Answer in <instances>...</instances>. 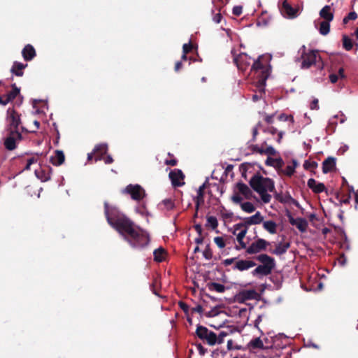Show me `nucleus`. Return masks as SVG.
<instances>
[{
	"mask_svg": "<svg viewBox=\"0 0 358 358\" xmlns=\"http://www.w3.org/2000/svg\"><path fill=\"white\" fill-rule=\"evenodd\" d=\"M105 214L110 225L115 228L132 248H141L149 243V236L143 229L137 227L121 214L115 208H109L108 203H104Z\"/></svg>",
	"mask_w": 358,
	"mask_h": 358,
	"instance_id": "f257e3e1",
	"label": "nucleus"
},
{
	"mask_svg": "<svg viewBox=\"0 0 358 358\" xmlns=\"http://www.w3.org/2000/svg\"><path fill=\"white\" fill-rule=\"evenodd\" d=\"M269 57L262 55L254 61L248 78L251 83L259 90H264L266 86V80L268 78L271 73L269 64Z\"/></svg>",
	"mask_w": 358,
	"mask_h": 358,
	"instance_id": "f03ea898",
	"label": "nucleus"
},
{
	"mask_svg": "<svg viewBox=\"0 0 358 358\" xmlns=\"http://www.w3.org/2000/svg\"><path fill=\"white\" fill-rule=\"evenodd\" d=\"M252 188L259 195L261 200L264 203H268L271 200V193L274 191L273 181L261 176H253L250 182Z\"/></svg>",
	"mask_w": 358,
	"mask_h": 358,
	"instance_id": "7ed1b4c3",
	"label": "nucleus"
},
{
	"mask_svg": "<svg viewBox=\"0 0 358 358\" xmlns=\"http://www.w3.org/2000/svg\"><path fill=\"white\" fill-rule=\"evenodd\" d=\"M252 196L253 194L250 187L244 183L238 182L234 190L231 200L234 203H241L243 199H251Z\"/></svg>",
	"mask_w": 358,
	"mask_h": 358,
	"instance_id": "20e7f679",
	"label": "nucleus"
},
{
	"mask_svg": "<svg viewBox=\"0 0 358 358\" xmlns=\"http://www.w3.org/2000/svg\"><path fill=\"white\" fill-rule=\"evenodd\" d=\"M279 10L282 15L287 19H294L299 15V8L292 7L287 0H284L281 5H279Z\"/></svg>",
	"mask_w": 358,
	"mask_h": 358,
	"instance_id": "39448f33",
	"label": "nucleus"
},
{
	"mask_svg": "<svg viewBox=\"0 0 358 358\" xmlns=\"http://www.w3.org/2000/svg\"><path fill=\"white\" fill-rule=\"evenodd\" d=\"M234 57V62L238 69L242 72H245L250 66L251 58L245 53L236 55L234 50L231 51Z\"/></svg>",
	"mask_w": 358,
	"mask_h": 358,
	"instance_id": "423d86ee",
	"label": "nucleus"
},
{
	"mask_svg": "<svg viewBox=\"0 0 358 358\" xmlns=\"http://www.w3.org/2000/svg\"><path fill=\"white\" fill-rule=\"evenodd\" d=\"M196 333L201 339L206 341L209 345H215L216 344L215 334L209 331L206 327H198Z\"/></svg>",
	"mask_w": 358,
	"mask_h": 358,
	"instance_id": "0eeeda50",
	"label": "nucleus"
},
{
	"mask_svg": "<svg viewBox=\"0 0 358 358\" xmlns=\"http://www.w3.org/2000/svg\"><path fill=\"white\" fill-rule=\"evenodd\" d=\"M123 192L129 194L134 200H141L145 195V190L139 185H129Z\"/></svg>",
	"mask_w": 358,
	"mask_h": 358,
	"instance_id": "6e6552de",
	"label": "nucleus"
},
{
	"mask_svg": "<svg viewBox=\"0 0 358 358\" xmlns=\"http://www.w3.org/2000/svg\"><path fill=\"white\" fill-rule=\"evenodd\" d=\"M108 145L106 144H100L96 145L94 149L95 154V161L103 160L106 164H111L113 162L111 156L108 155L106 157H103V155L107 152Z\"/></svg>",
	"mask_w": 358,
	"mask_h": 358,
	"instance_id": "1a4fd4ad",
	"label": "nucleus"
},
{
	"mask_svg": "<svg viewBox=\"0 0 358 358\" xmlns=\"http://www.w3.org/2000/svg\"><path fill=\"white\" fill-rule=\"evenodd\" d=\"M317 58V52L315 50H310L308 52L302 53L301 59V68L303 69H308L313 64H314Z\"/></svg>",
	"mask_w": 358,
	"mask_h": 358,
	"instance_id": "9d476101",
	"label": "nucleus"
},
{
	"mask_svg": "<svg viewBox=\"0 0 358 358\" xmlns=\"http://www.w3.org/2000/svg\"><path fill=\"white\" fill-rule=\"evenodd\" d=\"M268 245V242L262 238H259L253 242L246 250L248 254H256L264 250Z\"/></svg>",
	"mask_w": 358,
	"mask_h": 358,
	"instance_id": "9b49d317",
	"label": "nucleus"
},
{
	"mask_svg": "<svg viewBox=\"0 0 358 358\" xmlns=\"http://www.w3.org/2000/svg\"><path fill=\"white\" fill-rule=\"evenodd\" d=\"M234 229V234L236 236V239L241 245V248H246V243H244L243 238H245L248 229L245 227L242 224H236Z\"/></svg>",
	"mask_w": 358,
	"mask_h": 358,
	"instance_id": "f8f14e48",
	"label": "nucleus"
},
{
	"mask_svg": "<svg viewBox=\"0 0 358 358\" xmlns=\"http://www.w3.org/2000/svg\"><path fill=\"white\" fill-rule=\"evenodd\" d=\"M256 266L254 261L250 259H238L233 266L234 270L244 271Z\"/></svg>",
	"mask_w": 358,
	"mask_h": 358,
	"instance_id": "ddd939ff",
	"label": "nucleus"
},
{
	"mask_svg": "<svg viewBox=\"0 0 358 358\" xmlns=\"http://www.w3.org/2000/svg\"><path fill=\"white\" fill-rule=\"evenodd\" d=\"M7 121L14 129H16L20 124L19 114L14 109L8 108L7 110Z\"/></svg>",
	"mask_w": 358,
	"mask_h": 358,
	"instance_id": "4468645a",
	"label": "nucleus"
},
{
	"mask_svg": "<svg viewBox=\"0 0 358 358\" xmlns=\"http://www.w3.org/2000/svg\"><path fill=\"white\" fill-rule=\"evenodd\" d=\"M169 178L173 186H182L184 185V175L179 169H175L169 173Z\"/></svg>",
	"mask_w": 358,
	"mask_h": 358,
	"instance_id": "2eb2a0df",
	"label": "nucleus"
},
{
	"mask_svg": "<svg viewBox=\"0 0 358 358\" xmlns=\"http://www.w3.org/2000/svg\"><path fill=\"white\" fill-rule=\"evenodd\" d=\"M238 329L234 326H229L225 330L220 331L218 336L215 334V339L217 340L216 344H221L224 342V338L234 332L237 331Z\"/></svg>",
	"mask_w": 358,
	"mask_h": 358,
	"instance_id": "dca6fc26",
	"label": "nucleus"
},
{
	"mask_svg": "<svg viewBox=\"0 0 358 358\" xmlns=\"http://www.w3.org/2000/svg\"><path fill=\"white\" fill-rule=\"evenodd\" d=\"M289 222L292 225L295 226L300 231L304 232L306 231L308 227V222L305 219L303 218H294L289 217Z\"/></svg>",
	"mask_w": 358,
	"mask_h": 358,
	"instance_id": "f3484780",
	"label": "nucleus"
},
{
	"mask_svg": "<svg viewBox=\"0 0 358 358\" xmlns=\"http://www.w3.org/2000/svg\"><path fill=\"white\" fill-rule=\"evenodd\" d=\"M264 221V217L260 212L257 211L252 216L245 218V223L248 225H255L262 223Z\"/></svg>",
	"mask_w": 358,
	"mask_h": 358,
	"instance_id": "a211bd4d",
	"label": "nucleus"
},
{
	"mask_svg": "<svg viewBox=\"0 0 358 358\" xmlns=\"http://www.w3.org/2000/svg\"><path fill=\"white\" fill-rule=\"evenodd\" d=\"M22 55L24 60L30 61L36 56V51L31 45L28 44L23 48Z\"/></svg>",
	"mask_w": 358,
	"mask_h": 358,
	"instance_id": "6ab92c4d",
	"label": "nucleus"
},
{
	"mask_svg": "<svg viewBox=\"0 0 358 358\" xmlns=\"http://www.w3.org/2000/svg\"><path fill=\"white\" fill-rule=\"evenodd\" d=\"M65 157L62 150H56L54 155L50 157V161L55 166H59L64 162Z\"/></svg>",
	"mask_w": 358,
	"mask_h": 358,
	"instance_id": "aec40b11",
	"label": "nucleus"
},
{
	"mask_svg": "<svg viewBox=\"0 0 358 358\" xmlns=\"http://www.w3.org/2000/svg\"><path fill=\"white\" fill-rule=\"evenodd\" d=\"M308 186L315 193L322 192L325 189V186L323 183L317 182L313 178L308 180Z\"/></svg>",
	"mask_w": 358,
	"mask_h": 358,
	"instance_id": "412c9836",
	"label": "nucleus"
},
{
	"mask_svg": "<svg viewBox=\"0 0 358 358\" xmlns=\"http://www.w3.org/2000/svg\"><path fill=\"white\" fill-rule=\"evenodd\" d=\"M257 259L261 262L262 263V265H264V266H268L269 268L272 269L274 268L275 266V261H274V259L269 257L268 255H265V254H262V255H260L257 257Z\"/></svg>",
	"mask_w": 358,
	"mask_h": 358,
	"instance_id": "4be33fe9",
	"label": "nucleus"
},
{
	"mask_svg": "<svg viewBox=\"0 0 358 358\" xmlns=\"http://www.w3.org/2000/svg\"><path fill=\"white\" fill-rule=\"evenodd\" d=\"M262 226L264 229L271 234H275L277 233L278 224L273 220L263 221Z\"/></svg>",
	"mask_w": 358,
	"mask_h": 358,
	"instance_id": "5701e85b",
	"label": "nucleus"
},
{
	"mask_svg": "<svg viewBox=\"0 0 358 358\" xmlns=\"http://www.w3.org/2000/svg\"><path fill=\"white\" fill-rule=\"evenodd\" d=\"M320 15L326 21L331 22L334 19V14L331 11L330 6H325L324 8H322V9L320 11Z\"/></svg>",
	"mask_w": 358,
	"mask_h": 358,
	"instance_id": "b1692460",
	"label": "nucleus"
},
{
	"mask_svg": "<svg viewBox=\"0 0 358 358\" xmlns=\"http://www.w3.org/2000/svg\"><path fill=\"white\" fill-rule=\"evenodd\" d=\"M27 66V64L15 62L13 64L11 71L17 76H22L23 75V69H25Z\"/></svg>",
	"mask_w": 358,
	"mask_h": 358,
	"instance_id": "393cba45",
	"label": "nucleus"
},
{
	"mask_svg": "<svg viewBox=\"0 0 358 358\" xmlns=\"http://www.w3.org/2000/svg\"><path fill=\"white\" fill-rule=\"evenodd\" d=\"M272 269L269 268L268 266L264 265L258 266L255 270L252 271V274L254 276L257 275H266L271 272Z\"/></svg>",
	"mask_w": 358,
	"mask_h": 358,
	"instance_id": "a878e982",
	"label": "nucleus"
},
{
	"mask_svg": "<svg viewBox=\"0 0 358 358\" xmlns=\"http://www.w3.org/2000/svg\"><path fill=\"white\" fill-rule=\"evenodd\" d=\"M336 166L335 159L332 157L327 158L322 164L323 172L327 173L334 170Z\"/></svg>",
	"mask_w": 358,
	"mask_h": 358,
	"instance_id": "bb28decb",
	"label": "nucleus"
},
{
	"mask_svg": "<svg viewBox=\"0 0 358 358\" xmlns=\"http://www.w3.org/2000/svg\"><path fill=\"white\" fill-rule=\"evenodd\" d=\"M19 92L20 91H10V93L6 95L0 96V104H7L16 97Z\"/></svg>",
	"mask_w": 358,
	"mask_h": 358,
	"instance_id": "cd10ccee",
	"label": "nucleus"
},
{
	"mask_svg": "<svg viewBox=\"0 0 358 358\" xmlns=\"http://www.w3.org/2000/svg\"><path fill=\"white\" fill-rule=\"evenodd\" d=\"M248 348L250 350L267 349V348H264V343L260 338L252 339L248 343Z\"/></svg>",
	"mask_w": 358,
	"mask_h": 358,
	"instance_id": "c85d7f7f",
	"label": "nucleus"
},
{
	"mask_svg": "<svg viewBox=\"0 0 358 358\" xmlns=\"http://www.w3.org/2000/svg\"><path fill=\"white\" fill-rule=\"evenodd\" d=\"M34 108H36L37 113H45L48 109L47 103L43 100L35 99L33 102Z\"/></svg>",
	"mask_w": 358,
	"mask_h": 358,
	"instance_id": "c756f323",
	"label": "nucleus"
},
{
	"mask_svg": "<svg viewBox=\"0 0 358 358\" xmlns=\"http://www.w3.org/2000/svg\"><path fill=\"white\" fill-rule=\"evenodd\" d=\"M229 240L227 236H217L214 238V243L219 248L222 249L229 243Z\"/></svg>",
	"mask_w": 358,
	"mask_h": 358,
	"instance_id": "7c9ffc66",
	"label": "nucleus"
},
{
	"mask_svg": "<svg viewBox=\"0 0 358 358\" xmlns=\"http://www.w3.org/2000/svg\"><path fill=\"white\" fill-rule=\"evenodd\" d=\"M153 254H154V259L158 262H161L164 261L165 259L166 255L164 249H163L162 248H159L155 250L154 251Z\"/></svg>",
	"mask_w": 358,
	"mask_h": 358,
	"instance_id": "2f4dec72",
	"label": "nucleus"
},
{
	"mask_svg": "<svg viewBox=\"0 0 358 358\" xmlns=\"http://www.w3.org/2000/svg\"><path fill=\"white\" fill-rule=\"evenodd\" d=\"M236 203L240 204L241 209L247 213H252L255 212V206L251 202L241 201V203Z\"/></svg>",
	"mask_w": 358,
	"mask_h": 358,
	"instance_id": "473e14b6",
	"label": "nucleus"
},
{
	"mask_svg": "<svg viewBox=\"0 0 358 358\" xmlns=\"http://www.w3.org/2000/svg\"><path fill=\"white\" fill-rule=\"evenodd\" d=\"M330 31V21H322L320 24L319 31L323 35L326 36L329 33Z\"/></svg>",
	"mask_w": 358,
	"mask_h": 358,
	"instance_id": "72a5a7b5",
	"label": "nucleus"
},
{
	"mask_svg": "<svg viewBox=\"0 0 358 358\" xmlns=\"http://www.w3.org/2000/svg\"><path fill=\"white\" fill-rule=\"evenodd\" d=\"M289 247V243H280L276 246L275 249L273 251V253L278 255H282L287 251Z\"/></svg>",
	"mask_w": 358,
	"mask_h": 358,
	"instance_id": "f704fd0d",
	"label": "nucleus"
},
{
	"mask_svg": "<svg viewBox=\"0 0 358 358\" xmlns=\"http://www.w3.org/2000/svg\"><path fill=\"white\" fill-rule=\"evenodd\" d=\"M255 292L252 290H245L241 292L238 295V299L241 300H248L253 298Z\"/></svg>",
	"mask_w": 358,
	"mask_h": 358,
	"instance_id": "c9c22d12",
	"label": "nucleus"
},
{
	"mask_svg": "<svg viewBox=\"0 0 358 358\" xmlns=\"http://www.w3.org/2000/svg\"><path fill=\"white\" fill-rule=\"evenodd\" d=\"M209 289L211 291H215L218 293H223L226 288L222 284L213 282L209 285Z\"/></svg>",
	"mask_w": 358,
	"mask_h": 358,
	"instance_id": "e433bc0d",
	"label": "nucleus"
},
{
	"mask_svg": "<svg viewBox=\"0 0 358 358\" xmlns=\"http://www.w3.org/2000/svg\"><path fill=\"white\" fill-rule=\"evenodd\" d=\"M297 162L295 160L292 161V165H287L283 170V173L289 176H291L295 171V169L297 166Z\"/></svg>",
	"mask_w": 358,
	"mask_h": 358,
	"instance_id": "4c0bfd02",
	"label": "nucleus"
},
{
	"mask_svg": "<svg viewBox=\"0 0 358 358\" xmlns=\"http://www.w3.org/2000/svg\"><path fill=\"white\" fill-rule=\"evenodd\" d=\"M4 144L6 148L10 150L15 148V141L13 137H8L6 139Z\"/></svg>",
	"mask_w": 358,
	"mask_h": 358,
	"instance_id": "58836bf2",
	"label": "nucleus"
},
{
	"mask_svg": "<svg viewBox=\"0 0 358 358\" xmlns=\"http://www.w3.org/2000/svg\"><path fill=\"white\" fill-rule=\"evenodd\" d=\"M343 47L346 50H350L352 48L353 44L351 38L347 36L343 38Z\"/></svg>",
	"mask_w": 358,
	"mask_h": 358,
	"instance_id": "ea45409f",
	"label": "nucleus"
},
{
	"mask_svg": "<svg viewBox=\"0 0 358 358\" xmlns=\"http://www.w3.org/2000/svg\"><path fill=\"white\" fill-rule=\"evenodd\" d=\"M207 226L211 227L213 229H215L217 227V220L216 217L213 216H209L207 218Z\"/></svg>",
	"mask_w": 358,
	"mask_h": 358,
	"instance_id": "a19ab883",
	"label": "nucleus"
},
{
	"mask_svg": "<svg viewBox=\"0 0 358 358\" xmlns=\"http://www.w3.org/2000/svg\"><path fill=\"white\" fill-rule=\"evenodd\" d=\"M338 117H340L341 123H343L345 121V117L343 114H341L340 115H336L334 117H332L331 118H330V120H329V124H336V122L335 120H336V118H338Z\"/></svg>",
	"mask_w": 358,
	"mask_h": 358,
	"instance_id": "79ce46f5",
	"label": "nucleus"
},
{
	"mask_svg": "<svg viewBox=\"0 0 358 358\" xmlns=\"http://www.w3.org/2000/svg\"><path fill=\"white\" fill-rule=\"evenodd\" d=\"M278 120L280 121H289L292 124H294V117L292 115H287L285 114H280L278 116Z\"/></svg>",
	"mask_w": 358,
	"mask_h": 358,
	"instance_id": "37998d69",
	"label": "nucleus"
},
{
	"mask_svg": "<svg viewBox=\"0 0 358 358\" xmlns=\"http://www.w3.org/2000/svg\"><path fill=\"white\" fill-rule=\"evenodd\" d=\"M162 205L164 206V208L167 210L172 209L174 207V203L171 199H164L162 202Z\"/></svg>",
	"mask_w": 358,
	"mask_h": 358,
	"instance_id": "c03bdc74",
	"label": "nucleus"
},
{
	"mask_svg": "<svg viewBox=\"0 0 358 358\" xmlns=\"http://www.w3.org/2000/svg\"><path fill=\"white\" fill-rule=\"evenodd\" d=\"M276 153L275 150L272 146H267L265 148V154L268 155H275Z\"/></svg>",
	"mask_w": 358,
	"mask_h": 358,
	"instance_id": "a18cd8bd",
	"label": "nucleus"
},
{
	"mask_svg": "<svg viewBox=\"0 0 358 358\" xmlns=\"http://www.w3.org/2000/svg\"><path fill=\"white\" fill-rule=\"evenodd\" d=\"M319 105H318V99H313L312 102L310 104V108L311 110H318L319 109Z\"/></svg>",
	"mask_w": 358,
	"mask_h": 358,
	"instance_id": "49530a36",
	"label": "nucleus"
},
{
	"mask_svg": "<svg viewBox=\"0 0 358 358\" xmlns=\"http://www.w3.org/2000/svg\"><path fill=\"white\" fill-rule=\"evenodd\" d=\"M38 159L36 157H31L27 160L25 169L29 170L31 164L36 163Z\"/></svg>",
	"mask_w": 358,
	"mask_h": 358,
	"instance_id": "de8ad7c7",
	"label": "nucleus"
},
{
	"mask_svg": "<svg viewBox=\"0 0 358 358\" xmlns=\"http://www.w3.org/2000/svg\"><path fill=\"white\" fill-rule=\"evenodd\" d=\"M242 11H243V8H242V6H234L233 8V14L236 16L240 15L242 13Z\"/></svg>",
	"mask_w": 358,
	"mask_h": 358,
	"instance_id": "09e8293b",
	"label": "nucleus"
},
{
	"mask_svg": "<svg viewBox=\"0 0 358 358\" xmlns=\"http://www.w3.org/2000/svg\"><path fill=\"white\" fill-rule=\"evenodd\" d=\"M192 48V45L190 42H189L188 43H185L182 46V52L184 53H188L189 52L191 51Z\"/></svg>",
	"mask_w": 358,
	"mask_h": 358,
	"instance_id": "8fccbe9b",
	"label": "nucleus"
},
{
	"mask_svg": "<svg viewBox=\"0 0 358 358\" xmlns=\"http://www.w3.org/2000/svg\"><path fill=\"white\" fill-rule=\"evenodd\" d=\"M41 173V171H40V170H35V175L36 176V177L38 178H40L42 181H46V180H49V178H50L49 176H46L45 177H42L40 175Z\"/></svg>",
	"mask_w": 358,
	"mask_h": 358,
	"instance_id": "3c124183",
	"label": "nucleus"
},
{
	"mask_svg": "<svg viewBox=\"0 0 358 358\" xmlns=\"http://www.w3.org/2000/svg\"><path fill=\"white\" fill-rule=\"evenodd\" d=\"M236 313H237L241 317L246 316L248 310L246 308H240L236 311Z\"/></svg>",
	"mask_w": 358,
	"mask_h": 358,
	"instance_id": "603ef678",
	"label": "nucleus"
},
{
	"mask_svg": "<svg viewBox=\"0 0 358 358\" xmlns=\"http://www.w3.org/2000/svg\"><path fill=\"white\" fill-rule=\"evenodd\" d=\"M238 259H236V258H230V259H226L224 260V264L225 266H229V265H231L232 264H235L236 261H237Z\"/></svg>",
	"mask_w": 358,
	"mask_h": 358,
	"instance_id": "864d4df0",
	"label": "nucleus"
},
{
	"mask_svg": "<svg viewBox=\"0 0 358 358\" xmlns=\"http://www.w3.org/2000/svg\"><path fill=\"white\" fill-rule=\"evenodd\" d=\"M254 150L260 154H265V148H264L263 146L259 147L256 145L254 147Z\"/></svg>",
	"mask_w": 358,
	"mask_h": 358,
	"instance_id": "5fc2aeb1",
	"label": "nucleus"
},
{
	"mask_svg": "<svg viewBox=\"0 0 358 358\" xmlns=\"http://www.w3.org/2000/svg\"><path fill=\"white\" fill-rule=\"evenodd\" d=\"M348 19H349L350 20H355L357 18V14L352 11V12H350L348 15Z\"/></svg>",
	"mask_w": 358,
	"mask_h": 358,
	"instance_id": "6e6d98bb",
	"label": "nucleus"
},
{
	"mask_svg": "<svg viewBox=\"0 0 358 358\" xmlns=\"http://www.w3.org/2000/svg\"><path fill=\"white\" fill-rule=\"evenodd\" d=\"M213 21L218 24L221 22L222 20V15L220 13H217L216 15H215V16L213 17Z\"/></svg>",
	"mask_w": 358,
	"mask_h": 358,
	"instance_id": "4d7b16f0",
	"label": "nucleus"
},
{
	"mask_svg": "<svg viewBox=\"0 0 358 358\" xmlns=\"http://www.w3.org/2000/svg\"><path fill=\"white\" fill-rule=\"evenodd\" d=\"M329 79L332 83H335L338 79V76L336 74H331L329 76Z\"/></svg>",
	"mask_w": 358,
	"mask_h": 358,
	"instance_id": "13d9d810",
	"label": "nucleus"
},
{
	"mask_svg": "<svg viewBox=\"0 0 358 358\" xmlns=\"http://www.w3.org/2000/svg\"><path fill=\"white\" fill-rule=\"evenodd\" d=\"M165 163H166V164H167V165H170V166H175V165H176L177 162H176V159H166V160L165 161Z\"/></svg>",
	"mask_w": 358,
	"mask_h": 358,
	"instance_id": "bf43d9fd",
	"label": "nucleus"
},
{
	"mask_svg": "<svg viewBox=\"0 0 358 358\" xmlns=\"http://www.w3.org/2000/svg\"><path fill=\"white\" fill-rule=\"evenodd\" d=\"M262 315H259L257 317V318L255 320V327L257 329H259V324H260V322H262Z\"/></svg>",
	"mask_w": 358,
	"mask_h": 358,
	"instance_id": "052dcab7",
	"label": "nucleus"
},
{
	"mask_svg": "<svg viewBox=\"0 0 358 358\" xmlns=\"http://www.w3.org/2000/svg\"><path fill=\"white\" fill-rule=\"evenodd\" d=\"M268 133L275 134L277 132V129L273 127H270L267 129Z\"/></svg>",
	"mask_w": 358,
	"mask_h": 358,
	"instance_id": "680f3d73",
	"label": "nucleus"
},
{
	"mask_svg": "<svg viewBox=\"0 0 358 358\" xmlns=\"http://www.w3.org/2000/svg\"><path fill=\"white\" fill-rule=\"evenodd\" d=\"M203 188H204V185H203L202 186L199 187V189L197 191L198 196H199V197H202L203 196Z\"/></svg>",
	"mask_w": 358,
	"mask_h": 358,
	"instance_id": "e2e57ef3",
	"label": "nucleus"
},
{
	"mask_svg": "<svg viewBox=\"0 0 358 358\" xmlns=\"http://www.w3.org/2000/svg\"><path fill=\"white\" fill-rule=\"evenodd\" d=\"M227 349L229 350H231L234 349V345H233V341L232 340H229L227 341Z\"/></svg>",
	"mask_w": 358,
	"mask_h": 358,
	"instance_id": "0e129e2a",
	"label": "nucleus"
},
{
	"mask_svg": "<svg viewBox=\"0 0 358 358\" xmlns=\"http://www.w3.org/2000/svg\"><path fill=\"white\" fill-rule=\"evenodd\" d=\"M182 67V62H177L175 65V71H178Z\"/></svg>",
	"mask_w": 358,
	"mask_h": 358,
	"instance_id": "69168bd1",
	"label": "nucleus"
},
{
	"mask_svg": "<svg viewBox=\"0 0 358 358\" xmlns=\"http://www.w3.org/2000/svg\"><path fill=\"white\" fill-rule=\"evenodd\" d=\"M265 120L268 123H272V122H273V115H268V116H266V118H265Z\"/></svg>",
	"mask_w": 358,
	"mask_h": 358,
	"instance_id": "338daca9",
	"label": "nucleus"
},
{
	"mask_svg": "<svg viewBox=\"0 0 358 358\" xmlns=\"http://www.w3.org/2000/svg\"><path fill=\"white\" fill-rule=\"evenodd\" d=\"M338 77H341V78H344V70L343 69L341 68L339 70H338Z\"/></svg>",
	"mask_w": 358,
	"mask_h": 358,
	"instance_id": "774afa93",
	"label": "nucleus"
}]
</instances>
